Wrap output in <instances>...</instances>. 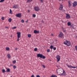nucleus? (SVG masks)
Listing matches in <instances>:
<instances>
[{
  "label": "nucleus",
  "mask_w": 77,
  "mask_h": 77,
  "mask_svg": "<svg viewBox=\"0 0 77 77\" xmlns=\"http://www.w3.org/2000/svg\"><path fill=\"white\" fill-rule=\"evenodd\" d=\"M17 41H19L20 38H21V32H17Z\"/></svg>",
  "instance_id": "obj_2"
},
{
  "label": "nucleus",
  "mask_w": 77,
  "mask_h": 77,
  "mask_svg": "<svg viewBox=\"0 0 77 77\" xmlns=\"http://www.w3.org/2000/svg\"><path fill=\"white\" fill-rule=\"evenodd\" d=\"M64 44L67 46H70V45H71V42H70V41L68 40H66L64 42Z\"/></svg>",
  "instance_id": "obj_3"
},
{
  "label": "nucleus",
  "mask_w": 77,
  "mask_h": 77,
  "mask_svg": "<svg viewBox=\"0 0 77 77\" xmlns=\"http://www.w3.org/2000/svg\"><path fill=\"white\" fill-rule=\"evenodd\" d=\"M35 9L36 11H39L40 10L39 8L38 7H35Z\"/></svg>",
  "instance_id": "obj_12"
},
{
  "label": "nucleus",
  "mask_w": 77,
  "mask_h": 77,
  "mask_svg": "<svg viewBox=\"0 0 77 77\" xmlns=\"http://www.w3.org/2000/svg\"><path fill=\"white\" fill-rule=\"evenodd\" d=\"M21 22L23 23H24V20H21Z\"/></svg>",
  "instance_id": "obj_29"
},
{
  "label": "nucleus",
  "mask_w": 77,
  "mask_h": 77,
  "mask_svg": "<svg viewBox=\"0 0 77 77\" xmlns=\"http://www.w3.org/2000/svg\"><path fill=\"white\" fill-rule=\"evenodd\" d=\"M9 22H11L12 21V19L10 18L8 19Z\"/></svg>",
  "instance_id": "obj_24"
},
{
  "label": "nucleus",
  "mask_w": 77,
  "mask_h": 77,
  "mask_svg": "<svg viewBox=\"0 0 77 77\" xmlns=\"http://www.w3.org/2000/svg\"><path fill=\"white\" fill-rule=\"evenodd\" d=\"M50 51L49 49L47 50V52H48V53H49Z\"/></svg>",
  "instance_id": "obj_35"
},
{
  "label": "nucleus",
  "mask_w": 77,
  "mask_h": 77,
  "mask_svg": "<svg viewBox=\"0 0 77 77\" xmlns=\"http://www.w3.org/2000/svg\"><path fill=\"white\" fill-rule=\"evenodd\" d=\"M51 77H57V76H56V75L53 74L51 76Z\"/></svg>",
  "instance_id": "obj_19"
},
{
  "label": "nucleus",
  "mask_w": 77,
  "mask_h": 77,
  "mask_svg": "<svg viewBox=\"0 0 77 77\" xmlns=\"http://www.w3.org/2000/svg\"><path fill=\"white\" fill-rule=\"evenodd\" d=\"M33 17H34V18H35V17H36V15L34 14H33Z\"/></svg>",
  "instance_id": "obj_38"
},
{
  "label": "nucleus",
  "mask_w": 77,
  "mask_h": 77,
  "mask_svg": "<svg viewBox=\"0 0 77 77\" xmlns=\"http://www.w3.org/2000/svg\"><path fill=\"white\" fill-rule=\"evenodd\" d=\"M62 22L63 23H64V22H63V21H62Z\"/></svg>",
  "instance_id": "obj_50"
},
{
  "label": "nucleus",
  "mask_w": 77,
  "mask_h": 77,
  "mask_svg": "<svg viewBox=\"0 0 77 77\" xmlns=\"http://www.w3.org/2000/svg\"><path fill=\"white\" fill-rule=\"evenodd\" d=\"M28 21H29V20H27V21H26V23H27V22H28Z\"/></svg>",
  "instance_id": "obj_47"
},
{
  "label": "nucleus",
  "mask_w": 77,
  "mask_h": 77,
  "mask_svg": "<svg viewBox=\"0 0 77 77\" xmlns=\"http://www.w3.org/2000/svg\"><path fill=\"white\" fill-rule=\"evenodd\" d=\"M59 36L60 38H64L63 34V33H62V32H60V34L59 35Z\"/></svg>",
  "instance_id": "obj_5"
},
{
  "label": "nucleus",
  "mask_w": 77,
  "mask_h": 77,
  "mask_svg": "<svg viewBox=\"0 0 77 77\" xmlns=\"http://www.w3.org/2000/svg\"><path fill=\"white\" fill-rule=\"evenodd\" d=\"M31 77H35V76H34V75H32L31 76Z\"/></svg>",
  "instance_id": "obj_45"
},
{
  "label": "nucleus",
  "mask_w": 77,
  "mask_h": 77,
  "mask_svg": "<svg viewBox=\"0 0 77 77\" xmlns=\"http://www.w3.org/2000/svg\"><path fill=\"white\" fill-rule=\"evenodd\" d=\"M62 29L63 30V31L64 32V33H66V29H65V28H64L63 27H62Z\"/></svg>",
  "instance_id": "obj_15"
},
{
  "label": "nucleus",
  "mask_w": 77,
  "mask_h": 77,
  "mask_svg": "<svg viewBox=\"0 0 77 77\" xmlns=\"http://www.w3.org/2000/svg\"><path fill=\"white\" fill-rule=\"evenodd\" d=\"M10 13L11 14H13V13L12 12V10H11V9L10 10Z\"/></svg>",
  "instance_id": "obj_25"
},
{
  "label": "nucleus",
  "mask_w": 77,
  "mask_h": 77,
  "mask_svg": "<svg viewBox=\"0 0 77 77\" xmlns=\"http://www.w3.org/2000/svg\"><path fill=\"white\" fill-rule=\"evenodd\" d=\"M75 48L76 49V51H77V46H75Z\"/></svg>",
  "instance_id": "obj_39"
},
{
  "label": "nucleus",
  "mask_w": 77,
  "mask_h": 77,
  "mask_svg": "<svg viewBox=\"0 0 77 77\" xmlns=\"http://www.w3.org/2000/svg\"><path fill=\"white\" fill-rule=\"evenodd\" d=\"M2 72H5V70L4 69H2Z\"/></svg>",
  "instance_id": "obj_37"
},
{
  "label": "nucleus",
  "mask_w": 77,
  "mask_h": 77,
  "mask_svg": "<svg viewBox=\"0 0 77 77\" xmlns=\"http://www.w3.org/2000/svg\"><path fill=\"white\" fill-rule=\"evenodd\" d=\"M59 0V1H60L61 0Z\"/></svg>",
  "instance_id": "obj_51"
},
{
  "label": "nucleus",
  "mask_w": 77,
  "mask_h": 77,
  "mask_svg": "<svg viewBox=\"0 0 77 77\" xmlns=\"http://www.w3.org/2000/svg\"><path fill=\"white\" fill-rule=\"evenodd\" d=\"M12 29H17V27L15 26L14 27H13V28H12Z\"/></svg>",
  "instance_id": "obj_30"
},
{
  "label": "nucleus",
  "mask_w": 77,
  "mask_h": 77,
  "mask_svg": "<svg viewBox=\"0 0 77 77\" xmlns=\"http://www.w3.org/2000/svg\"><path fill=\"white\" fill-rule=\"evenodd\" d=\"M68 25V26H71V23L70 22H68L67 23Z\"/></svg>",
  "instance_id": "obj_20"
},
{
  "label": "nucleus",
  "mask_w": 77,
  "mask_h": 77,
  "mask_svg": "<svg viewBox=\"0 0 77 77\" xmlns=\"http://www.w3.org/2000/svg\"><path fill=\"white\" fill-rule=\"evenodd\" d=\"M77 5V2L75 1L73 3V7H75Z\"/></svg>",
  "instance_id": "obj_11"
},
{
  "label": "nucleus",
  "mask_w": 77,
  "mask_h": 77,
  "mask_svg": "<svg viewBox=\"0 0 77 77\" xmlns=\"http://www.w3.org/2000/svg\"><path fill=\"white\" fill-rule=\"evenodd\" d=\"M1 19L2 20H5V17H2V18H1Z\"/></svg>",
  "instance_id": "obj_31"
},
{
  "label": "nucleus",
  "mask_w": 77,
  "mask_h": 77,
  "mask_svg": "<svg viewBox=\"0 0 77 77\" xmlns=\"http://www.w3.org/2000/svg\"><path fill=\"white\" fill-rule=\"evenodd\" d=\"M53 46L51 45L50 46V48H51V49H53Z\"/></svg>",
  "instance_id": "obj_28"
},
{
  "label": "nucleus",
  "mask_w": 77,
  "mask_h": 77,
  "mask_svg": "<svg viewBox=\"0 0 77 77\" xmlns=\"http://www.w3.org/2000/svg\"><path fill=\"white\" fill-rule=\"evenodd\" d=\"M56 58L57 59V62H58L59 61H60V57L59 55H57L56 56Z\"/></svg>",
  "instance_id": "obj_6"
},
{
  "label": "nucleus",
  "mask_w": 77,
  "mask_h": 77,
  "mask_svg": "<svg viewBox=\"0 0 77 77\" xmlns=\"http://www.w3.org/2000/svg\"><path fill=\"white\" fill-rule=\"evenodd\" d=\"M68 5H69V8H70L71 6V5H72V2L70 1H68Z\"/></svg>",
  "instance_id": "obj_8"
},
{
  "label": "nucleus",
  "mask_w": 77,
  "mask_h": 77,
  "mask_svg": "<svg viewBox=\"0 0 77 77\" xmlns=\"http://www.w3.org/2000/svg\"><path fill=\"white\" fill-rule=\"evenodd\" d=\"M10 50V48L9 47H7L6 48V50L7 51H9V50Z\"/></svg>",
  "instance_id": "obj_21"
},
{
  "label": "nucleus",
  "mask_w": 77,
  "mask_h": 77,
  "mask_svg": "<svg viewBox=\"0 0 77 77\" xmlns=\"http://www.w3.org/2000/svg\"><path fill=\"white\" fill-rule=\"evenodd\" d=\"M13 67L14 69H16L17 68V66H14Z\"/></svg>",
  "instance_id": "obj_33"
},
{
  "label": "nucleus",
  "mask_w": 77,
  "mask_h": 77,
  "mask_svg": "<svg viewBox=\"0 0 77 77\" xmlns=\"http://www.w3.org/2000/svg\"><path fill=\"white\" fill-rule=\"evenodd\" d=\"M37 57H40V58H42V59H45V56H43L42 54H37Z\"/></svg>",
  "instance_id": "obj_4"
},
{
  "label": "nucleus",
  "mask_w": 77,
  "mask_h": 77,
  "mask_svg": "<svg viewBox=\"0 0 77 77\" xmlns=\"http://www.w3.org/2000/svg\"><path fill=\"white\" fill-rule=\"evenodd\" d=\"M63 70H64L63 69L59 68L57 71V74L60 75L61 74H62L61 72H62V71H63Z\"/></svg>",
  "instance_id": "obj_1"
},
{
  "label": "nucleus",
  "mask_w": 77,
  "mask_h": 77,
  "mask_svg": "<svg viewBox=\"0 0 77 77\" xmlns=\"http://www.w3.org/2000/svg\"><path fill=\"white\" fill-rule=\"evenodd\" d=\"M28 37L29 38H30L31 37V34H28Z\"/></svg>",
  "instance_id": "obj_26"
},
{
  "label": "nucleus",
  "mask_w": 77,
  "mask_h": 77,
  "mask_svg": "<svg viewBox=\"0 0 77 77\" xmlns=\"http://www.w3.org/2000/svg\"><path fill=\"white\" fill-rule=\"evenodd\" d=\"M5 28H6V29H9V27H5Z\"/></svg>",
  "instance_id": "obj_46"
},
{
  "label": "nucleus",
  "mask_w": 77,
  "mask_h": 77,
  "mask_svg": "<svg viewBox=\"0 0 77 77\" xmlns=\"http://www.w3.org/2000/svg\"><path fill=\"white\" fill-rule=\"evenodd\" d=\"M7 56L8 57V59H10V58L11 57V55H10V54H8L7 55Z\"/></svg>",
  "instance_id": "obj_18"
},
{
  "label": "nucleus",
  "mask_w": 77,
  "mask_h": 77,
  "mask_svg": "<svg viewBox=\"0 0 77 77\" xmlns=\"http://www.w3.org/2000/svg\"><path fill=\"white\" fill-rule=\"evenodd\" d=\"M62 9H63V5H62V4H61L60 5V7L59 8V10H62Z\"/></svg>",
  "instance_id": "obj_14"
},
{
  "label": "nucleus",
  "mask_w": 77,
  "mask_h": 77,
  "mask_svg": "<svg viewBox=\"0 0 77 77\" xmlns=\"http://www.w3.org/2000/svg\"><path fill=\"white\" fill-rule=\"evenodd\" d=\"M34 50H35V51H37L38 50V49H37V48H35Z\"/></svg>",
  "instance_id": "obj_34"
},
{
  "label": "nucleus",
  "mask_w": 77,
  "mask_h": 77,
  "mask_svg": "<svg viewBox=\"0 0 77 77\" xmlns=\"http://www.w3.org/2000/svg\"><path fill=\"white\" fill-rule=\"evenodd\" d=\"M32 0H27V2L28 3H30L31 2H32Z\"/></svg>",
  "instance_id": "obj_23"
},
{
  "label": "nucleus",
  "mask_w": 77,
  "mask_h": 77,
  "mask_svg": "<svg viewBox=\"0 0 77 77\" xmlns=\"http://www.w3.org/2000/svg\"><path fill=\"white\" fill-rule=\"evenodd\" d=\"M34 33H39V31H37L36 30H35L34 31Z\"/></svg>",
  "instance_id": "obj_16"
},
{
  "label": "nucleus",
  "mask_w": 77,
  "mask_h": 77,
  "mask_svg": "<svg viewBox=\"0 0 77 77\" xmlns=\"http://www.w3.org/2000/svg\"><path fill=\"white\" fill-rule=\"evenodd\" d=\"M67 66H68V68H72V66L70 65H66Z\"/></svg>",
  "instance_id": "obj_17"
},
{
  "label": "nucleus",
  "mask_w": 77,
  "mask_h": 77,
  "mask_svg": "<svg viewBox=\"0 0 77 77\" xmlns=\"http://www.w3.org/2000/svg\"><path fill=\"white\" fill-rule=\"evenodd\" d=\"M29 11H28V12H29Z\"/></svg>",
  "instance_id": "obj_52"
},
{
  "label": "nucleus",
  "mask_w": 77,
  "mask_h": 77,
  "mask_svg": "<svg viewBox=\"0 0 77 77\" xmlns=\"http://www.w3.org/2000/svg\"><path fill=\"white\" fill-rule=\"evenodd\" d=\"M16 17H19V18H21V13H19L18 14H17L16 15Z\"/></svg>",
  "instance_id": "obj_10"
},
{
  "label": "nucleus",
  "mask_w": 77,
  "mask_h": 77,
  "mask_svg": "<svg viewBox=\"0 0 77 77\" xmlns=\"http://www.w3.org/2000/svg\"><path fill=\"white\" fill-rule=\"evenodd\" d=\"M70 27H72V28L74 29V28L72 27V26H73V25H70Z\"/></svg>",
  "instance_id": "obj_41"
},
{
  "label": "nucleus",
  "mask_w": 77,
  "mask_h": 77,
  "mask_svg": "<svg viewBox=\"0 0 77 77\" xmlns=\"http://www.w3.org/2000/svg\"><path fill=\"white\" fill-rule=\"evenodd\" d=\"M42 66L43 67V68H45V66L44 65H42Z\"/></svg>",
  "instance_id": "obj_32"
},
{
  "label": "nucleus",
  "mask_w": 77,
  "mask_h": 77,
  "mask_svg": "<svg viewBox=\"0 0 77 77\" xmlns=\"http://www.w3.org/2000/svg\"><path fill=\"white\" fill-rule=\"evenodd\" d=\"M16 60H14V61H13V63H16Z\"/></svg>",
  "instance_id": "obj_27"
},
{
  "label": "nucleus",
  "mask_w": 77,
  "mask_h": 77,
  "mask_svg": "<svg viewBox=\"0 0 77 77\" xmlns=\"http://www.w3.org/2000/svg\"><path fill=\"white\" fill-rule=\"evenodd\" d=\"M51 35H52V36H53V34H51Z\"/></svg>",
  "instance_id": "obj_49"
},
{
  "label": "nucleus",
  "mask_w": 77,
  "mask_h": 77,
  "mask_svg": "<svg viewBox=\"0 0 77 77\" xmlns=\"http://www.w3.org/2000/svg\"><path fill=\"white\" fill-rule=\"evenodd\" d=\"M72 68H77V66L76 67H74V66H72Z\"/></svg>",
  "instance_id": "obj_40"
},
{
  "label": "nucleus",
  "mask_w": 77,
  "mask_h": 77,
  "mask_svg": "<svg viewBox=\"0 0 77 77\" xmlns=\"http://www.w3.org/2000/svg\"><path fill=\"white\" fill-rule=\"evenodd\" d=\"M66 19H69L71 18V16L69 14H66Z\"/></svg>",
  "instance_id": "obj_9"
},
{
  "label": "nucleus",
  "mask_w": 77,
  "mask_h": 77,
  "mask_svg": "<svg viewBox=\"0 0 77 77\" xmlns=\"http://www.w3.org/2000/svg\"><path fill=\"white\" fill-rule=\"evenodd\" d=\"M11 37H12V36H11Z\"/></svg>",
  "instance_id": "obj_53"
},
{
  "label": "nucleus",
  "mask_w": 77,
  "mask_h": 77,
  "mask_svg": "<svg viewBox=\"0 0 77 77\" xmlns=\"http://www.w3.org/2000/svg\"><path fill=\"white\" fill-rule=\"evenodd\" d=\"M17 48H15V50H17Z\"/></svg>",
  "instance_id": "obj_48"
},
{
  "label": "nucleus",
  "mask_w": 77,
  "mask_h": 77,
  "mask_svg": "<svg viewBox=\"0 0 77 77\" xmlns=\"http://www.w3.org/2000/svg\"><path fill=\"white\" fill-rule=\"evenodd\" d=\"M13 8H14L15 9H17V8H18V5H14L13 7Z\"/></svg>",
  "instance_id": "obj_13"
},
{
  "label": "nucleus",
  "mask_w": 77,
  "mask_h": 77,
  "mask_svg": "<svg viewBox=\"0 0 77 77\" xmlns=\"http://www.w3.org/2000/svg\"><path fill=\"white\" fill-rule=\"evenodd\" d=\"M4 1H5V0H1L0 1V2H4Z\"/></svg>",
  "instance_id": "obj_36"
},
{
  "label": "nucleus",
  "mask_w": 77,
  "mask_h": 77,
  "mask_svg": "<svg viewBox=\"0 0 77 77\" xmlns=\"http://www.w3.org/2000/svg\"><path fill=\"white\" fill-rule=\"evenodd\" d=\"M41 2H42V3L43 2V0H40Z\"/></svg>",
  "instance_id": "obj_44"
},
{
  "label": "nucleus",
  "mask_w": 77,
  "mask_h": 77,
  "mask_svg": "<svg viewBox=\"0 0 77 77\" xmlns=\"http://www.w3.org/2000/svg\"><path fill=\"white\" fill-rule=\"evenodd\" d=\"M42 23H44V22L42 20Z\"/></svg>",
  "instance_id": "obj_43"
},
{
  "label": "nucleus",
  "mask_w": 77,
  "mask_h": 77,
  "mask_svg": "<svg viewBox=\"0 0 77 77\" xmlns=\"http://www.w3.org/2000/svg\"><path fill=\"white\" fill-rule=\"evenodd\" d=\"M61 75H63V76H66V73L65 72V70H63V72L62 73H61Z\"/></svg>",
  "instance_id": "obj_7"
},
{
  "label": "nucleus",
  "mask_w": 77,
  "mask_h": 77,
  "mask_svg": "<svg viewBox=\"0 0 77 77\" xmlns=\"http://www.w3.org/2000/svg\"><path fill=\"white\" fill-rule=\"evenodd\" d=\"M53 49L54 50H56V48H54Z\"/></svg>",
  "instance_id": "obj_42"
},
{
  "label": "nucleus",
  "mask_w": 77,
  "mask_h": 77,
  "mask_svg": "<svg viewBox=\"0 0 77 77\" xmlns=\"http://www.w3.org/2000/svg\"><path fill=\"white\" fill-rule=\"evenodd\" d=\"M7 69V72H10L11 70H10V69Z\"/></svg>",
  "instance_id": "obj_22"
}]
</instances>
